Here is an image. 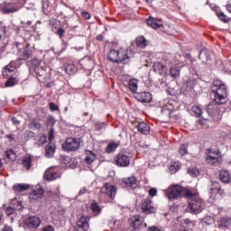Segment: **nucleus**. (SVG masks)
<instances>
[{
  "label": "nucleus",
  "instance_id": "62",
  "mask_svg": "<svg viewBox=\"0 0 231 231\" xmlns=\"http://www.w3.org/2000/svg\"><path fill=\"white\" fill-rule=\"evenodd\" d=\"M49 124H51L52 125H55V118L53 116H51L48 118Z\"/></svg>",
  "mask_w": 231,
  "mask_h": 231
},
{
  "label": "nucleus",
  "instance_id": "1",
  "mask_svg": "<svg viewBox=\"0 0 231 231\" xmlns=\"http://www.w3.org/2000/svg\"><path fill=\"white\" fill-rule=\"evenodd\" d=\"M212 95L214 97V102L209 103L206 111L208 116L215 122H219L221 120V110L218 106L226 104V97H228V89L226 85L221 80H214L211 86Z\"/></svg>",
  "mask_w": 231,
  "mask_h": 231
},
{
  "label": "nucleus",
  "instance_id": "26",
  "mask_svg": "<svg viewBox=\"0 0 231 231\" xmlns=\"http://www.w3.org/2000/svg\"><path fill=\"white\" fill-rule=\"evenodd\" d=\"M181 73V69L179 67H171L169 75L171 79H180V75Z\"/></svg>",
  "mask_w": 231,
  "mask_h": 231
},
{
  "label": "nucleus",
  "instance_id": "47",
  "mask_svg": "<svg viewBox=\"0 0 231 231\" xmlns=\"http://www.w3.org/2000/svg\"><path fill=\"white\" fill-rule=\"evenodd\" d=\"M106 123L98 122L95 125L96 131H102V129L106 128Z\"/></svg>",
  "mask_w": 231,
  "mask_h": 231
},
{
  "label": "nucleus",
  "instance_id": "58",
  "mask_svg": "<svg viewBox=\"0 0 231 231\" xmlns=\"http://www.w3.org/2000/svg\"><path fill=\"white\" fill-rule=\"evenodd\" d=\"M208 122V121L207 119H199V125H202V127H205L207 125Z\"/></svg>",
  "mask_w": 231,
  "mask_h": 231
},
{
  "label": "nucleus",
  "instance_id": "19",
  "mask_svg": "<svg viewBox=\"0 0 231 231\" xmlns=\"http://www.w3.org/2000/svg\"><path fill=\"white\" fill-rule=\"evenodd\" d=\"M96 160H97V153L89 150L85 151V162L88 165H91V163H93V162H95Z\"/></svg>",
  "mask_w": 231,
  "mask_h": 231
},
{
  "label": "nucleus",
  "instance_id": "63",
  "mask_svg": "<svg viewBox=\"0 0 231 231\" xmlns=\"http://www.w3.org/2000/svg\"><path fill=\"white\" fill-rule=\"evenodd\" d=\"M73 69H75V65H68L66 67V71H73Z\"/></svg>",
  "mask_w": 231,
  "mask_h": 231
},
{
  "label": "nucleus",
  "instance_id": "50",
  "mask_svg": "<svg viewBox=\"0 0 231 231\" xmlns=\"http://www.w3.org/2000/svg\"><path fill=\"white\" fill-rule=\"evenodd\" d=\"M146 3H148V5H151V6H152L153 8H158V6H160L158 0H146Z\"/></svg>",
  "mask_w": 231,
  "mask_h": 231
},
{
  "label": "nucleus",
  "instance_id": "56",
  "mask_svg": "<svg viewBox=\"0 0 231 231\" xmlns=\"http://www.w3.org/2000/svg\"><path fill=\"white\" fill-rule=\"evenodd\" d=\"M54 133H55V131L53 130V128H51V130L49 132V140H50V142H51V140H53V138H55Z\"/></svg>",
  "mask_w": 231,
  "mask_h": 231
},
{
  "label": "nucleus",
  "instance_id": "35",
  "mask_svg": "<svg viewBox=\"0 0 231 231\" xmlns=\"http://www.w3.org/2000/svg\"><path fill=\"white\" fill-rule=\"evenodd\" d=\"M118 148V143L113 142L107 144L106 148V152L108 154H111V152H115L116 149Z\"/></svg>",
  "mask_w": 231,
  "mask_h": 231
},
{
  "label": "nucleus",
  "instance_id": "30",
  "mask_svg": "<svg viewBox=\"0 0 231 231\" xmlns=\"http://www.w3.org/2000/svg\"><path fill=\"white\" fill-rule=\"evenodd\" d=\"M29 128L33 129L34 131H41V129L42 128V125H41V122L39 120L32 119L29 124Z\"/></svg>",
  "mask_w": 231,
  "mask_h": 231
},
{
  "label": "nucleus",
  "instance_id": "53",
  "mask_svg": "<svg viewBox=\"0 0 231 231\" xmlns=\"http://www.w3.org/2000/svg\"><path fill=\"white\" fill-rule=\"evenodd\" d=\"M218 18L220 21H223V23H228V17H226L224 13H220Z\"/></svg>",
  "mask_w": 231,
  "mask_h": 231
},
{
  "label": "nucleus",
  "instance_id": "33",
  "mask_svg": "<svg viewBox=\"0 0 231 231\" xmlns=\"http://www.w3.org/2000/svg\"><path fill=\"white\" fill-rule=\"evenodd\" d=\"M165 68V66L160 62H154L152 65V69L154 71V73H158L159 75H162V73H163V69Z\"/></svg>",
  "mask_w": 231,
  "mask_h": 231
},
{
  "label": "nucleus",
  "instance_id": "4",
  "mask_svg": "<svg viewBox=\"0 0 231 231\" xmlns=\"http://www.w3.org/2000/svg\"><path fill=\"white\" fill-rule=\"evenodd\" d=\"M226 196L225 189L221 188V185L217 181H211V188H210V199L213 201L217 202L220 199H223Z\"/></svg>",
  "mask_w": 231,
  "mask_h": 231
},
{
  "label": "nucleus",
  "instance_id": "31",
  "mask_svg": "<svg viewBox=\"0 0 231 231\" xmlns=\"http://www.w3.org/2000/svg\"><path fill=\"white\" fill-rule=\"evenodd\" d=\"M32 155H25L23 159V167H25V169L27 171H30V169L32 168Z\"/></svg>",
  "mask_w": 231,
  "mask_h": 231
},
{
  "label": "nucleus",
  "instance_id": "17",
  "mask_svg": "<svg viewBox=\"0 0 231 231\" xmlns=\"http://www.w3.org/2000/svg\"><path fill=\"white\" fill-rule=\"evenodd\" d=\"M231 226V217H223L218 221V228L220 230H226V228H230Z\"/></svg>",
  "mask_w": 231,
  "mask_h": 231
},
{
  "label": "nucleus",
  "instance_id": "29",
  "mask_svg": "<svg viewBox=\"0 0 231 231\" xmlns=\"http://www.w3.org/2000/svg\"><path fill=\"white\" fill-rule=\"evenodd\" d=\"M221 156H212V155H207L206 162L209 165H217L219 163V159Z\"/></svg>",
  "mask_w": 231,
  "mask_h": 231
},
{
  "label": "nucleus",
  "instance_id": "22",
  "mask_svg": "<svg viewBox=\"0 0 231 231\" xmlns=\"http://www.w3.org/2000/svg\"><path fill=\"white\" fill-rule=\"evenodd\" d=\"M44 196V189H36L33 190L30 195L29 199L31 201H37V199H41Z\"/></svg>",
  "mask_w": 231,
  "mask_h": 231
},
{
  "label": "nucleus",
  "instance_id": "59",
  "mask_svg": "<svg viewBox=\"0 0 231 231\" xmlns=\"http://www.w3.org/2000/svg\"><path fill=\"white\" fill-rule=\"evenodd\" d=\"M81 15H82V17H84V19H90L91 18V14L88 12H82Z\"/></svg>",
  "mask_w": 231,
  "mask_h": 231
},
{
  "label": "nucleus",
  "instance_id": "15",
  "mask_svg": "<svg viewBox=\"0 0 231 231\" xmlns=\"http://www.w3.org/2000/svg\"><path fill=\"white\" fill-rule=\"evenodd\" d=\"M22 1V5H16L14 4H8L4 7V11L5 12V14H14V12H18V10H21V8H23V5H24V3H26V0H21Z\"/></svg>",
  "mask_w": 231,
  "mask_h": 231
},
{
  "label": "nucleus",
  "instance_id": "49",
  "mask_svg": "<svg viewBox=\"0 0 231 231\" xmlns=\"http://www.w3.org/2000/svg\"><path fill=\"white\" fill-rule=\"evenodd\" d=\"M6 158H9V160H15V153H14V151L8 150L5 152Z\"/></svg>",
  "mask_w": 231,
  "mask_h": 231
},
{
  "label": "nucleus",
  "instance_id": "6",
  "mask_svg": "<svg viewBox=\"0 0 231 231\" xmlns=\"http://www.w3.org/2000/svg\"><path fill=\"white\" fill-rule=\"evenodd\" d=\"M17 57L19 60H28L33 55V51L28 45L17 44Z\"/></svg>",
  "mask_w": 231,
  "mask_h": 231
},
{
  "label": "nucleus",
  "instance_id": "21",
  "mask_svg": "<svg viewBox=\"0 0 231 231\" xmlns=\"http://www.w3.org/2000/svg\"><path fill=\"white\" fill-rule=\"evenodd\" d=\"M137 131L142 134H149L151 133V126L144 122H141L137 125Z\"/></svg>",
  "mask_w": 231,
  "mask_h": 231
},
{
  "label": "nucleus",
  "instance_id": "60",
  "mask_svg": "<svg viewBox=\"0 0 231 231\" xmlns=\"http://www.w3.org/2000/svg\"><path fill=\"white\" fill-rule=\"evenodd\" d=\"M12 122H13L14 125H16V126L21 125V121L17 120V118H15V117L12 118Z\"/></svg>",
  "mask_w": 231,
  "mask_h": 231
},
{
  "label": "nucleus",
  "instance_id": "42",
  "mask_svg": "<svg viewBox=\"0 0 231 231\" xmlns=\"http://www.w3.org/2000/svg\"><path fill=\"white\" fill-rule=\"evenodd\" d=\"M192 113H194V115L199 118V116H201V107L198 106H194L191 108Z\"/></svg>",
  "mask_w": 231,
  "mask_h": 231
},
{
  "label": "nucleus",
  "instance_id": "12",
  "mask_svg": "<svg viewBox=\"0 0 231 231\" xmlns=\"http://www.w3.org/2000/svg\"><path fill=\"white\" fill-rule=\"evenodd\" d=\"M134 98H136L138 102H142V104H145L152 100V96L149 92H139V93L135 92Z\"/></svg>",
  "mask_w": 231,
  "mask_h": 231
},
{
  "label": "nucleus",
  "instance_id": "27",
  "mask_svg": "<svg viewBox=\"0 0 231 231\" xmlns=\"http://www.w3.org/2000/svg\"><path fill=\"white\" fill-rule=\"evenodd\" d=\"M189 145L190 143H181L178 150L179 154H180V156H187V154H189Z\"/></svg>",
  "mask_w": 231,
  "mask_h": 231
},
{
  "label": "nucleus",
  "instance_id": "11",
  "mask_svg": "<svg viewBox=\"0 0 231 231\" xmlns=\"http://www.w3.org/2000/svg\"><path fill=\"white\" fill-rule=\"evenodd\" d=\"M26 226L30 228H39L41 226V218L39 217L31 216L24 221Z\"/></svg>",
  "mask_w": 231,
  "mask_h": 231
},
{
  "label": "nucleus",
  "instance_id": "61",
  "mask_svg": "<svg viewBox=\"0 0 231 231\" xmlns=\"http://www.w3.org/2000/svg\"><path fill=\"white\" fill-rule=\"evenodd\" d=\"M147 231H162V229H160V227L158 226H152V227H148Z\"/></svg>",
  "mask_w": 231,
  "mask_h": 231
},
{
  "label": "nucleus",
  "instance_id": "20",
  "mask_svg": "<svg viewBox=\"0 0 231 231\" xmlns=\"http://www.w3.org/2000/svg\"><path fill=\"white\" fill-rule=\"evenodd\" d=\"M128 50L120 49L117 51V62H125L129 59Z\"/></svg>",
  "mask_w": 231,
  "mask_h": 231
},
{
  "label": "nucleus",
  "instance_id": "64",
  "mask_svg": "<svg viewBox=\"0 0 231 231\" xmlns=\"http://www.w3.org/2000/svg\"><path fill=\"white\" fill-rule=\"evenodd\" d=\"M3 231H14V229L10 226L5 225Z\"/></svg>",
  "mask_w": 231,
  "mask_h": 231
},
{
  "label": "nucleus",
  "instance_id": "57",
  "mask_svg": "<svg viewBox=\"0 0 231 231\" xmlns=\"http://www.w3.org/2000/svg\"><path fill=\"white\" fill-rule=\"evenodd\" d=\"M42 231H55V228L53 227V226L49 225V226L43 227Z\"/></svg>",
  "mask_w": 231,
  "mask_h": 231
},
{
  "label": "nucleus",
  "instance_id": "25",
  "mask_svg": "<svg viewBox=\"0 0 231 231\" xmlns=\"http://www.w3.org/2000/svg\"><path fill=\"white\" fill-rule=\"evenodd\" d=\"M219 180L222 183H230V173L225 170L220 171Z\"/></svg>",
  "mask_w": 231,
  "mask_h": 231
},
{
  "label": "nucleus",
  "instance_id": "44",
  "mask_svg": "<svg viewBox=\"0 0 231 231\" xmlns=\"http://www.w3.org/2000/svg\"><path fill=\"white\" fill-rule=\"evenodd\" d=\"M12 71H15V67H12L10 65H7L5 69L3 70V75L5 77L8 75V73H12Z\"/></svg>",
  "mask_w": 231,
  "mask_h": 231
},
{
  "label": "nucleus",
  "instance_id": "38",
  "mask_svg": "<svg viewBox=\"0 0 231 231\" xmlns=\"http://www.w3.org/2000/svg\"><path fill=\"white\" fill-rule=\"evenodd\" d=\"M208 156H221V152L217 149L208 148L207 150Z\"/></svg>",
  "mask_w": 231,
  "mask_h": 231
},
{
  "label": "nucleus",
  "instance_id": "43",
  "mask_svg": "<svg viewBox=\"0 0 231 231\" xmlns=\"http://www.w3.org/2000/svg\"><path fill=\"white\" fill-rule=\"evenodd\" d=\"M188 172L192 176L193 178H196V176H199V170L198 168H189L188 170Z\"/></svg>",
  "mask_w": 231,
  "mask_h": 231
},
{
  "label": "nucleus",
  "instance_id": "2",
  "mask_svg": "<svg viewBox=\"0 0 231 231\" xmlns=\"http://www.w3.org/2000/svg\"><path fill=\"white\" fill-rule=\"evenodd\" d=\"M164 195L170 201H174V199H180V198H192V191L187 188H183L179 184L170 186L165 191Z\"/></svg>",
  "mask_w": 231,
  "mask_h": 231
},
{
  "label": "nucleus",
  "instance_id": "18",
  "mask_svg": "<svg viewBox=\"0 0 231 231\" xmlns=\"http://www.w3.org/2000/svg\"><path fill=\"white\" fill-rule=\"evenodd\" d=\"M147 24L148 26H151V28H153V30H158V28H162L163 26V23L158 19L149 17L147 19Z\"/></svg>",
  "mask_w": 231,
  "mask_h": 231
},
{
  "label": "nucleus",
  "instance_id": "3",
  "mask_svg": "<svg viewBox=\"0 0 231 231\" xmlns=\"http://www.w3.org/2000/svg\"><path fill=\"white\" fill-rule=\"evenodd\" d=\"M192 194V197H186L189 198L187 210L189 212V214L198 215L200 214V212H203V209L205 208V201L196 197L195 193Z\"/></svg>",
  "mask_w": 231,
  "mask_h": 231
},
{
  "label": "nucleus",
  "instance_id": "36",
  "mask_svg": "<svg viewBox=\"0 0 231 231\" xmlns=\"http://www.w3.org/2000/svg\"><path fill=\"white\" fill-rule=\"evenodd\" d=\"M136 45L138 48H145L147 46V41L145 40V37L140 36L136 38Z\"/></svg>",
  "mask_w": 231,
  "mask_h": 231
},
{
  "label": "nucleus",
  "instance_id": "40",
  "mask_svg": "<svg viewBox=\"0 0 231 231\" xmlns=\"http://www.w3.org/2000/svg\"><path fill=\"white\" fill-rule=\"evenodd\" d=\"M17 84V79L14 77H11L6 82H5V87L6 88H14Z\"/></svg>",
  "mask_w": 231,
  "mask_h": 231
},
{
  "label": "nucleus",
  "instance_id": "13",
  "mask_svg": "<svg viewBox=\"0 0 231 231\" xmlns=\"http://www.w3.org/2000/svg\"><path fill=\"white\" fill-rule=\"evenodd\" d=\"M130 225L133 230H140L143 226V218L137 215L130 219Z\"/></svg>",
  "mask_w": 231,
  "mask_h": 231
},
{
  "label": "nucleus",
  "instance_id": "32",
  "mask_svg": "<svg viewBox=\"0 0 231 231\" xmlns=\"http://www.w3.org/2000/svg\"><path fill=\"white\" fill-rule=\"evenodd\" d=\"M108 59L111 62H118V51L111 49L108 52Z\"/></svg>",
  "mask_w": 231,
  "mask_h": 231
},
{
  "label": "nucleus",
  "instance_id": "28",
  "mask_svg": "<svg viewBox=\"0 0 231 231\" xmlns=\"http://www.w3.org/2000/svg\"><path fill=\"white\" fill-rule=\"evenodd\" d=\"M13 189L14 192H26L30 189V184H15Z\"/></svg>",
  "mask_w": 231,
  "mask_h": 231
},
{
  "label": "nucleus",
  "instance_id": "52",
  "mask_svg": "<svg viewBox=\"0 0 231 231\" xmlns=\"http://www.w3.org/2000/svg\"><path fill=\"white\" fill-rule=\"evenodd\" d=\"M64 33H66V31L63 28H58L56 31V35H59L60 39L64 37Z\"/></svg>",
  "mask_w": 231,
  "mask_h": 231
},
{
  "label": "nucleus",
  "instance_id": "16",
  "mask_svg": "<svg viewBox=\"0 0 231 231\" xmlns=\"http://www.w3.org/2000/svg\"><path fill=\"white\" fill-rule=\"evenodd\" d=\"M122 181L124 185L129 187V189H136V187H138V180H136L134 177L124 178Z\"/></svg>",
  "mask_w": 231,
  "mask_h": 231
},
{
  "label": "nucleus",
  "instance_id": "7",
  "mask_svg": "<svg viewBox=\"0 0 231 231\" xmlns=\"http://www.w3.org/2000/svg\"><path fill=\"white\" fill-rule=\"evenodd\" d=\"M101 196H106V198H110V199H115V196H116V187L106 183L100 189Z\"/></svg>",
  "mask_w": 231,
  "mask_h": 231
},
{
  "label": "nucleus",
  "instance_id": "9",
  "mask_svg": "<svg viewBox=\"0 0 231 231\" xmlns=\"http://www.w3.org/2000/svg\"><path fill=\"white\" fill-rule=\"evenodd\" d=\"M88 229H89V217L83 216L76 223L75 230L76 231H87Z\"/></svg>",
  "mask_w": 231,
  "mask_h": 231
},
{
  "label": "nucleus",
  "instance_id": "10",
  "mask_svg": "<svg viewBox=\"0 0 231 231\" xmlns=\"http://www.w3.org/2000/svg\"><path fill=\"white\" fill-rule=\"evenodd\" d=\"M141 208L144 214H154V212H156V208H154L152 201L149 199L142 202Z\"/></svg>",
  "mask_w": 231,
  "mask_h": 231
},
{
  "label": "nucleus",
  "instance_id": "14",
  "mask_svg": "<svg viewBox=\"0 0 231 231\" xmlns=\"http://www.w3.org/2000/svg\"><path fill=\"white\" fill-rule=\"evenodd\" d=\"M44 178H45V180H47V181H53L55 180H58V178H60V173H59V171L50 168L45 171Z\"/></svg>",
  "mask_w": 231,
  "mask_h": 231
},
{
  "label": "nucleus",
  "instance_id": "54",
  "mask_svg": "<svg viewBox=\"0 0 231 231\" xmlns=\"http://www.w3.org/2000/svg\"><path fill=\"white\" fill-rule=\"evenodd\" d=\"M158 194V189L156 188H152L149 189V195L152 196V198H154Z\"/></svg>",
  "mask_w": 231,
  "mask_h": 231
},
{
  "label": "nucleus",
  "instance_id": "46",
  "mask_svg": "<svg viewBox=\"0 0 231 231\" xmlns=\"http://www.w3.org/2000/svg\"><path fill=\"white\" fill-rule=\"evenodd\" d=\"M13 205H14V210H21L23 208V201L14 200Z\"/></svg>",
  "mask_w": 231,
  "mask_h": 231
},
{
  "label": "nucleus",
  "instance_id": "37",
  "mask_svg": "<svg viewBox=\"0 0 231 231\" xmlns=\"http://www.w3.org/2000/svg\"><path fill=\"white\" fill-rule=\"evenodd\" d=\"M199 59L202 60V62H208L210 56L207 53V51H201L199 54Z\"/></svg>",
  "mask_w": 231,
  "mask_h": 231
},
{
  "label": "nucleus",
  "instance_id": "51",
  "mask_svg": "<svg viewBox=\"0 0 231 231\" xmlns=\"http://www.w3.org/2000/svg\"><path fill=\"white\" fill-rule=\"evenodd\" d=\"M14 212H15V208L9 206L8 208H5V214L7 216H12V214H14Z\"/></svg>",
  "mask_w": 231,
  "mask_h": 231
},
{
  "label": "nucleus",
  "instance_id": "55",
  "mask_svg": "<svg viewBox=\"0 0 231 231\" xmlns=\"http://www.w3.org/2000/svg\"><path fill=\"white\" fill-rule=\"evenodd\" d=\"M51 111H59V106L55 105V103L51 102L49 104Z\"/></svg>",
  "mask_w": 231,
  "mask_h": 231
},
{
  "label": "nucleus",
  "instance_id": "41",
  "mask_svg": "<svg viewBox=\"0 0 231 231\" xmlns=\"http://www.w3.org/2000/svg\"><path fill=\"white\" fill-rule=\"evenodd\" d=\"M90 208L92 212H96L97 214H100V212L102 211V209L100 208V206H98V203L97 202H93L90 205Z\"/></svg>",
  "mask_w": 231,
  "mask_h": 231
},
{
  "label": "nucleus",
  "instance_id": "34",
  "mask_svg": "<svg viewBox=\"0 0 231 231\" xmlns=\"http://www.w3.org/2000/svg\"><path fill=\"white\" fill-rule=\"evenodd\" d=\"M27 65L31 66V68H33V69L37 71V68L41 66V60L37 58H32L31 60L27 61Z\"/></svg>",
  "mask_w": 231,
  "mask_h": 231
},
{
  "label": "nucleus",
  "instance_id": "39",
  "mask_svg": "<svg viewBox=\"0 0 231 231\" xmlns=\"http://www.w3.org/2000/svg\"><path fill=\"white\" fill-rule=\"evenodd\" d=\"M3 37H6V25L3 22H0V41Z\"/></svg>",
  "mask_w": 231,
  "mask_h": 231
},
{
  "label": "nucleus",
  "instance_id": "8",
  "mask_svg": "<svg viewBox=\"0 0 231 231\" xmlns=\"http://www.w3.org/2000/svg\"><path fill=\"white\" fill-rule=\"evenodd\" d=\"M115 162L117 167H129V163H131V157L124 152H120L116 156Z\"/></svg>",
  "mask_w": 231,
  "mask_h": 231
},
{
  "label": "nucleus",
  "instance_id": "45",
  "mask_svg": "<svg viewBox=\"0 0 231 231\" xmlns=\"http://www.w3.org/2000/svg\"><path fill=\"white\" fill-rule=\"evenodd\" d=\"M214 217L208 216L203 218V223L206 225H214Z\"/></svg>",
  "mask_w": 231,
  "mask_h": 231
},
{
  "label": "nucleus",
  "instance_id": "5",
  "mask_svg": "<svg viewBox=\"0 0 231 231\" xmlns=\"http://www.w3.org/2000/svg\"><path fill=\"white\" fill-rule=\"evenodd\" d=\"M80 147V139L69 137L62 143V149L66 152H73L79 151Z\"/></svg>",
  "mask_w": 231,
  "mask_h": 231
},
{
  "label": "nucleus",
  "instance_id": "23",
  "mask_svg": "<svg viewBox=\"0 0 231 231\" xmlns=\"http://www.w3.org/2000/svg\"><path fill=\"white\" fill-rule=\"evenodd\" d=\"M128 89L135 95L136 91H138V79H131L128 81Z\"/></svg>",
  "mask_w": 231,
  "mask_h": 231
},
{
  "label": "nucleus",
  "instance_id": "48",
  "mask_svg": "<svg viewBox=\"0 0 231 231\" xmlns=\"http://www.w3.org/2000/svg\"><path fill=\"white\" fill-rule=\"evenodd\" d=\"M23 136H24V138H26V140H30V138H33L35 136V133H33L30 130H27L24 132Z\"/></svg>",
  "mask_w": 231,
  "mask_h": 231
},
{
  "label": "nucleus",
  "instance_id": "24",
  "mask_svg": "<svg viewBox=\"0 0 231 231\" xmlns=\"http://www.w3.org/2000/svg\"><path fill=\"white\" fill-rule=\"evenodd\" d=\"M55 154V144L49 143L45 146V156L47 158H53Z\"/></svg>",
  "mask_w": 231,
  "mask_h": 231
}]
</instances>
